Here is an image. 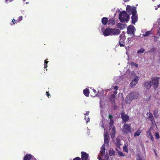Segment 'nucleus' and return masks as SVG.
Returning <instances> with one entry per match:
<instances>
[{"label":"nucleus","mask_w":160,"mask_h":160,"mask_svg":"<svg viewBox=\"0 0 160 160\" xmlns=\"http://www.w3.org/2000/svg\"><path fill=\"white\" fill-rule=\"evenodd\" d=\"M119 18L121 22H127L129 19V16L126 11H124L119 13Z\"/></svg>","instance_id":"obj_1"},{"label":"nucleus","mask_w":160,"mask_h":160,"mask_svg":"<svg viewBox=\"0 0 160 160\" xmlns=\"http://www.w3.org/2000/svg\"><path fill=\"white\" fill-rule=\"evenodd\" d=\"M122 131L123 134L127 135L132 132V128L130 125L125 123L122 128Z\"/></svg>","instance_id":"obj_2"},{"label":"nucleus","mask_w":160,"mask_h":160,"mask_svg":"<svg viewBox=\"0 0 160 160\" xmlns=\"http://www.w3.org/2000/svg\"><path fill=\"white\" fill-rule=\"evenodd\" d=\"M131 78L132 79V81L130 85L131 87H133L137 84L140 79V77L137 76L136 75H132Z\"/></svg>","instance_id":"obj_3"},{"label":"nucleus","mask_w":160,"mask_h":160,"mask_svg":"<svg viewBox=\"0 0 160 160\" xmlns=\"http://www.w3.org/2000/svg\"><path fill=\"white\" fill-rule=\"evenodd\" d=\"M138 94L137 92H131L128 94L126 97L127 100H133L136 99L138 97Z\"/></svg>","instance_id":"obj_4"},{"label":"nucleus","mask_w":160,"mask_h":160,"mask_svg":"<svg viewBox=\"0 0 160 160\" xmlns=\"http://www.w3.org/2000/svg\"><path fill=\"white\" fill-rule=\"evenodd\" d=\"M127 33L131 35H132V37L135 36V27L132 25H129L127 28Z\"/></svg>","instance_id":"obj_5"},{"label":"nucleus","mask_w":160,"mask_h":160,"mask_svg":"<svg viewBox=\"0 0 160 160\" xmlns=\"http://www.w3.org/2000/svg\"><path fill=\"white\" fill-rule=\"evenodd\" d=\"M126 10L129 14H133L136 13L137 12L136 8V7H132L129 5H127L126 7Z\"/></svg>","instance_id":"obj_6"},{"label":"nucleus","mask_w":160,"mask_h":160,"mask_svg":"<svg viewBox=\"0 0 160 160\" xmlns=\"http://www.w3.org/2000/svg\"><path fill=\"white\" fill-rule=\"evenodd\" d=\"M159 79V78L155 77L153 79L152 81H151L152 85L153 86V87L155 89H156L158 87Z\"/></svg>","instance_id":"obj_7"},{"label":"nucleus","mask_w":160,"mask_h":160,"mask_svg":"<svg viewBox=\"0 0 160 160\" xmlns=\"http://www.w3.org/2000/svg\"><path fill=\"white\" fill-rule=\"evenodd\" d=\"M101 31L103 33V35L105 36L111 35V28H106L104 31V28L102 27Z\"/></svg>","instance_id":"obj_8"},{"label":"nucleus","mask_w":160,"mask_h":160,"mask_svg":"<svg viewBox=\"0 0 160 160\" xmlns=\"http://www.w3.org/2000/svg\"><path fill=\"white\" fill-rule=\"evenodd\" d=\"M121 118H122L123 122L126 123L128 122L129 119V117L127 114H124V112H122L121 113Z\"/></svg>","instance_id":"obj_9"},{"label":"nucleus","mask_w":160,"mask_h":160,"mask_svg":"<svg viewBox=\"0 0 160 160\" xmlns=\"http://www.w3.org/2000/svg\"><path fill=\"white\" fill-rule=\"evenodd\" d=\"M81 160H86L89 159V155L85 152L82 151L81 152Z\"/></svg>","instance_id":"obj_10"},{"label":"nucleus","mask_w":160,"mask_h":160,"mask_svg":"<svg viewBox=\"0 0 160 160\" xmlns=\"http://www.w3.org/2000/svg\"><path fill=\"white\" fill-rule=\"evenodd\" d=\"M120 39L119 41L120 45L121 47L124 46V42H123L125 39V35H121L120 36Z\"/></svg>","instance_id":"obj_11"},{"label":"nucleus","mask_w":160,"mask_h":160,"mask_svg":"<svg viewBox=\"0 0 160 160\" xmlns=\"http://www.w3.org/2000/svg\"><path fill=\"white\" fill-rule=\"evenodd\" d=\"M111 35H116L119 34L120 32V31L118 29L111 28Z\"/></svg>","instance_id":"obj_12"},{"label":"nucleus","mask_w":160,"mask_h":160,"mask_svg":"<svg viewBox=\"0 0 160 160\" xmlns=\"http://www.w3.org/2000/svg\"><path fill=\"white\" fill-rule=\"evenodd\" d=\"M131 19L132 20V23L133 24H134L138 20V17L137 12H136V13L135 14L134 13L132 14Z\"/></svg>","instance_id":"obj_13"},{"label":"nucleus","mask_w":160,"mask_h":160,"mask_svg":"<svg viewBox=\"0 0 160 160\" xmlns=\"http://www.w3.org/2000/svg\"><path fill=\"white\" fill-rule=\"evenodd\" d=\"M117 93V91H114L112 93L109 97V100H114V99H117V97L118 95H115Z\"/></svg>","instance_id":"obj_14"},{"label":"nucleus","mask_w":160,"mask_h":160,"mask_svg":"<svg viewBox=\"0 0 160 160\" xmlns=\"http://www.w3.org/2000/svg\"><path fill=\"white\" fill-rule=\"evenodd\" d=\"M93 92L95 94V96H94V97H95V96H96L97 97H101L102 96V95L104 93V91L103 90H102L101 92H99L100 91H99L98 92V93H97L96 90L94 89H93Z\"/></svg>","instance_id":"obj_15"},{"label":"nucleus","mask_w":160,"mask_h":160,"mask_svg":"<svg viewBox=\"0 0 160 160\" xmlns=\"http://www.w3.org/2000/svg\"><path fill=\"white\" fill-rule=\"evenodd\" d=\"M108 117L110 119V121L109 123V128H111L112 127L114 122L113 119H112L113 116L112 115L110 114L109 115Z\"/></svg>","instance_id":"obj_16"},{"label":"nucleus","mask_w":160,"mask_h":160,"mask_svg":"<svg viewBox=\"0 0 160 160\" xmlns=\"http://www.w3.org/2000/svg\"><path fill=\"white\" fill-rule=\"evenodd\" d=\"M145 87L147 89H149L152 86L151 82L146 81L145 82L144 84Z\"/></svg>","instance_id":"obj_17"},{"label":"nucleus","mask_w":160,"mask_h":160,"mask_svg":"<svg viewBox=\"0 0 160 160\" xmlns=\"http://www.w3.org/2000/svg\"><path fill=\"white\" fill-rule=\"evenodd\" d=\"M109 140V136L107 133L104 135V142L105 144H108Z\"/></svg>","instance_id":"obj_18"},{"label":"nucleus","mask_w":160,"mask_h":160,"mask_svg":"<svg viewBox=\"0 0 160 160\" xmlns=\"http://www.w3.org/2000/svg\"><path fill=\"white\" fill-rule=\"evenodd\" d=\"M148 118L150 120L152 124H154L155 122L154 120V118L152 114V113H150L148 116Z\"/></svg>","instance_id":"obj_19"},{"label":"nucleus","mask_w":160,"mask_h":160,"mask_svg":"<svg viewBox=\"0 0 160 160\" xmlns=\"http://www.w3.org/2000/svg\"><path fill=\"white\" fill-rule=\"evenodd\" d=\"M105 146L104 145H103L102 146L100 150V153L102 157L105 153Z\"/></svg>","instance_id":"obj_20"},{"label":"nucleus","mask_w":160,"mask_h":160,"mask_svg":"<svg viewBox=\"0 0 160 160\" xmlns=\"http://www.w3.org/2000/svg\"><path fill=\"white\" fill-rule=\"evenodd\" d=\"M83 93L86 97H88L89 96V90L88 88H86L83 90Z\"/></svg>","instance_id":"obj_21"},{"label":"nucleus","mask_w":160,"mask_h":160,"mask_svg":"<svg viewBox=\"0 0 160 160\" xmlns=\"http://www.w3.org/2000/svg\"><path fill=\"white\" fill-rule=\"evenodd\" d=\"M115 23V21L112 18L110 19L108 22V24L109 26H112L114 25Z\"/></svg>","instance_id":"obj_22"},{"label":"nucleus","mask_w":160,"mask_h":160,"mask_svg":"<svg viewBox=\"0 0 160 160\" xmlns=\"http://www.w3.org/2000/svg\"><path fill=\"white\" fill-rule=\"evenodd\" d=\"M108 22V19L106 17H103L102 19V22L104 25H106Z\"/></svg>","instance_id":"obj_23"},{"label":"nucleus","mask_w":160,"mask_h":160,"mask_svg":"<svg viewBox=\"0 0 160 160\" xmlns=\"http://www.w3.org/2000/svg\"><path fill=\"white\" fill-rule=\"evenodd\" d=\"M32 155L30 154H26L23 158V160H31Z\"/></svg>","instance_id":"obj_24"},{"label":"nucleus","mask_w":160,"mask_h":160,"mask_svg":"<svg viewBox=\"0 0 160 160\" xmlns=\"http://www.w3.org/2000/svg\"><path fill=\"white\" fill-rule=\"evenodd\" d=\"M158 109H155L153 112L154 116L156 118H158Z\"/></svg>","instance_id":"obj_25"},{"label":"nucleus","mask_w":160,"mask_h":160,"mask_svg":"<svg viewBox=\"0 0 160 160\" xmlns=\"http://www.w3.org/2000/svg\"><path fill=\"white\" fill-rule=\"evenodd\" d=\"M152 32L151 31H149L146 32L145 33L142 34V36L143 37H146L149 36L150 35L152 34Z\"/></svg>","instance_id":"obj_26"},{"label":"nucleus","mask_w":160,"mask_h":160,"mask_svg":"<svg viewBox=\"0 0 160 160\" xmlns=\"http://www.w3.org/2000/svg\"><path fill=\"white\" fill-rule=\"evenodd\" d=\"M142 131L140 129H138L134 134V137L139 136L142 132Z\"/></svg>","instance_id":"obj_27"},{"label":"nucleus","mask_w":160,"mask_h":160,"mask_svg":"<svg viewBox=\"0 0 160 160\" xmlns=\"http://www.w3.org/2000/svg\"><path fill=\"white\" fill-rule=\"evenodd\" d=\"M112 103L113 105L112 108L114 110H116L117 108V106L115 105V101H110Z\"/></svg>","instance_id":"obj_28"},{"label":"nucleus","mask_w":160,"mask_h":160,"mask_svg":"<svg viewBox=\"0 0 160 160\" xmlns=\"http://www.w3.org/2000/svg\"><path fill=\"white\" fill-rule=\"evenodd\" d=\"M115 152L112 149H110L109 151V155L110 156L114 155Z\"/></svg>","instance_id":"obj_29"},{"label":"nucleus","mask_w":160,"mask_h":160,"mask_svg":"<svg viewBox=\"0 0 160 160\" xmlns=\"http://www.w3.org/2000/svg\"><path fill=\"white\" fill-rule=\"evenodd\" d=\"M124 25L120 23H118L117 25L118 28H120L121 29H122L124 28Z\"/></svg>","instance_id":"obj_30"},{"label":"nucleus","mask_w":160,"mask_h":160,"mask_svg":"<svg viewBox=\"0 0 160 160\" xmlns=\"http://www.w3.org/2000/svg\"><path fill=\"white\" fill-rule=\"evenodd\" d=\"M145 50L143 48H141L137 52V53L138 54L142 53L144 52Z\"/></svg>","instance_id":"obj_31"},{"label":"nucleus","mask_w":160,"mask_h":160,"mask_svg":"<svg viewBox=\"0 0 160 160\" xmlns=\"http://www.w3.org/2000/svg\"><path fill=\"white\" fill-rule=\"evenodd\" d=\"M115 144L116 146L118 148L121 145L120 144V141H119L118 140V141L116 142L115 143Z\"/></svg>","instance_id":"obj_32"},{"label":"nucleus","mask_w":160,"mask_h":160,"mask_svg":"<svg viewBox=\"0 0 160 160\" xmlns=\"http://www.w3.org/2000/svg\"><path fill=\"white\" fill-rule=\"evenodd\" d=\"M155 137L157 139H158L160 138L159 134L158 132H157L155 133Z\"/></svg>","instance_id":"obj_33"},{"label":"nucleus","mask_w":160,"mask_h":160,"mask_svg":"<svg viewBox=\"0 0 160 160\" xmlns=\"http://www.w3.org/2000/svg\"><path fill=\"white\" fill-rule=\"evenodd\" d=\"M48 62L46 60H45L44 61V68H47L48 67L47 64L48 63Z\"/></svg>","instance_id":"obj_34"},{"label":"nucleus","mask_w":160,"mask_h":160,"mask_svg":"<svg viewBox=\"0 0 160 160\" xmlns=\"http://www.w3.org/2000/svg\"><path fill=\"white\" fill-rule=\"evenodd\" d=\"M123 151L126 152H128V149L127 148V146H125L123 147Z\"/></svg>","instance_id":"obj_35"},{"label":"nucleus","mask_w":160,"mask_h":160,"mask_svg":"<svg viewBox=\"0 0 160 160\" xmlns=\"http://www.w3.org/2000/svg\"><path fill=\"white\" fill-rule=\"evenodd\" d=\"M115 134L116 132H112L111 134V137L112 139L115 137Z\"/></svg>","instance_id":"obj_36"},{"label":"nucleus","mask_w":160,"mask_h":160,"mask_svg":"<svg viewBox=\"0 0 160 160\" xmlns=\"http://www.w3.org/2000/svg\"><path fill=\"white\" fill-rule=\"evenodd\" d=\"M147 136L148 138H149L151 137V136H152L151 133L150 131H149L147 132Z\"/></svg>","instance_id":"obj_37"},{"label":"nucleus","mask_w":160,"mask_h":160,"mask_svg":"<svg viewBox=\"0 0 160 160\" xmlns=\"http://www.w3.org/2000/svg\"><path fill=\"white\" fill-rule=\"evenodd\" d=\"M118 155L122 157L124 156H125L124 154L123 153H122V152H118Z\"/></svg>","instance_id":"obj_38"},{"label":"nucleus","mask_w":160,"mask_h":160,"mask_svg":"<svg viewBox=\"0 0 160 160\" xmlns=\"http://www.w3.org/2000/svg\"><path fill=\"white\" fill-rule=\"evenodd\" d=\"M131 65L132 66H135L136 67H137L138 66V64L137 63L133 62L131 63Z\"/></svg>","instance_id":"obj_39"},{"label":"nucleus","mask_w":160,"mask_h":160,"mask_svg":"<svg viewBox=\"0 0 160 160\" xmlns=\"http://www.w3.org/2000/svg\"><path fill=\"white\" fill-rule=\"evenodd\" d=\"M17 21H16L15 20L13 19V20H12V24H11V25H12L13 24H15V23H16Z\"/></svg>","instance_id":"obj_40"},{"label":"nucleus","mask_w":160,"mask_h":160,"mask_svg":"<svg viewBox=\"0 0 160 160\" xmlns=\"http://www.w3.org/2000/svg\"><path fill=\"white\" fill-rule=\"evenodd\" d=\"M73 160H81V158L78 157H77L74 158L73 159Z\"/></svg>","instance_id":"obj_41"},{"label":"nucleus","mask_w":160,"mask_h":160,"mask_svg":"<svg viewBox=\"0 0 160 160\" xmlns=\"http://www.w3.org/2000/svg\"><path fill=\"white\" fill-rule=\"evenodd\" d=\"M22 19V16L19 17L18 18V20H17V21H18L20 22L21 21Z\"/></svg>","instance_id":"obj_42"},{"label":"nucleus","mask_w":160,"mask_h":160,"mask_svg":"<svg viewBox=\"0 0 160 160\" xmlns=\"http://www.w3.org/2000/svg\"><path fill=\"white\" fill-rule=\"evenodd\" d=\"M137 160H142V158L141 157L138 155L137 158Z\"/></svg>","instance_id":"obj_43"},{"label":"nucleus","mask_w":160,"mask_h":160,"mask_svg":"<svg viewBox=\"0 0 160 160\" xmlns=\"http://www.w3.org/2000/svg\"><path fill=\"white\" fill-rule=\"evenodd\" d=\"M154 41V42H156L158 41V37L155 36H153Z\"/></svg>","instance_id":"obj_44"},{"label":"nucleus","mask_w":160,"mask_h":160,"mask_svg":"<svg viewBox=\"0 0 160 160\" xmlns=\"http://www.w3.org/2000/svg\"><path fill=\"white\" fill-rule=\"evenodd\" d=\"M127 41L128 43H130L132 41V38H128Z\"/></svg>","instance_id":"obj_45"},{"label":"nucleus","mask_w":160,"mask_h":160,"mask_svg":"<svg viewBox=\"0 0 160 160\" xmlns=\"http://www.w3.org/2000/svg\"><path fill=\"white\" fill-rule=\"evenodd\" d=\"M104 158L106 160H108L109 159V158L108 155H105L104 156Z\"/></svg>","instance_id":"obj_46"},{"label":"nucleus","mask_w":160,"mask_h":160,"mask_svg":"<svg viewBox=\"0 0 160 160\" xmlns=\"http://www.w3.org/2000/svg\"><path fill=\"white\" fill-rule=\"evenodd\" d=\"M113 89H114V90H115V91H117V90H118V87L117 86H115L114 87Z\"/></svg>","instance_id":"obj_47"},{"label":"nucleus","mask_w":160,"mask_h":160,"mask_svg":"<svg viewBox=\"0 0 160 160\" xmlns=\"http://www.w3.org/2000/svg\"><path fill=\"white\" fill-rule=\"evenodd\" d=\"M112 132H116L115 128L114 126H113V127H112Z\"/></svg>","instance_id":"obj_48"},{"label":"nucleus","mask_w":160,"mask_h":160,"mask_svg":"<svg viewBox=\"0 0 160 160\" xmlns=\"http://www.w3.org/2000/svg\"><path fill=\"white\" fill-rule=\"evenodd\" d=\"M46 95L48 98L51 96L50 94L48 92H46Z\"/></svg>","instance_id":"obj_49"},{"label":"nucleus","mask_w":160,"mask_h":160,"mask_svg":"<svg viewBox=\"0 0 160 160\" xmlns=\"http://www.w3.org/2000/svg\"><path fill=\"white\" fill-rule=\"evenodd\" d=\"M149 138H150L152 141H154V138L152 135V136H151V137H150Z\"/></svg>","instance_id":"obj_50"},{"label":"nucleus","mask_w":160,"mask_h":160,"mask_svg":"<svg viewBox=\"0 0 160 160\" xmlns=\"http://www.w3.org/2000/svg\"><path fill=\"white\" fill-rule=\"evenodd\" d=\"M12 1V0H5V2L8 3V2H11Z\"/></svg>","instance_id":"obj_51"},{"label":"nucleus","mask_w":160,"mask_h":160,"mask_svg":"<svg viewBox=\"0 0 160 160\" xmlns=\"http://www.w3.org/2000/svg\"><path fill=\"white\" fill-rule=\"evenodd\" d=\"M89 111H87L86 112V113L84 114V115H88L89 114Z\"/></svg>","instance_id":"obj_52"},{"label":"nucleus","mask_w":160,"mask_h":160,"mask_svg":"<svg viewBox=\"0 0 160 160\" xmlns=\"http://www.w3.org/2000/svg\"><path fill=\"white\" fill-rule=\"evenodd\" d=\"M90 121V118H88V119L87 120L86 122L87 123L88 122Z\"/></svg>","instance_id":"obj_53"},{"label":"nucleus","mask_w":160,"mask_h":160,"mask_svg":"<svg viewBox=\"0 0 160 160\" xmlns=\"http://www.w3.org/2000/svg\"><path fill=\"white\" fill-rule=\"evenodd\" d=\"M124 2H127L129 1L130 0H123Z\"/></svg>","instance_id":"obj_54"},{"label":"nucleus","mask_w":160,"mask_h":160,"mask_svg":"<svg viewBox=\"0 0 160 160\" xmlns=\"http://www.w3.org/2000/svg\"><path fill=\"white\" fill-rule=\"evenodd\" d=\"M130 101H126V103H128V101H129V103H130Z\"/></svg>","instance_id":"obj_55"},{"label":"nucleus","mask_w":160,"mask_h":160,"mask_svg":"<svg viewBox=\"0 0 160 160\" xmlns=\"http://www.w3.org/2000/svg\"><path fill=\"white\" fill-rule=\"evenodd\" d=\"M98 159L99 160H102L101 157H100L99 158H98Z\"/></svg>","instance_id":"obj_56"},{"label":"nucleus","mask_w":160,"mask_h":160,"mask_svg":"<svg viewBox=\"0 0 160 160\" xmlns=\"http://www.w3.org/2000/svg\"><path fill=\"white\" fill-rule=\"evenodd\" d=\"M155 155L157 157L158 156L157 154V153L155 151Z\"/></svg>","instance_id":"obj_57"},{"label":"nucleus","mask_w":160,"mask_h":160,"mask_svg":"<svg viewBox=\"0 0 160 160\" xmlns=\"http://www.w3.org/2000/svg\"><path fill=\"white\" fill-rule=\"evenodd\" d=\"M102 102V101H100V105H101V104Z\"/></svg>","instance_id":"obj_58"},{"label":"nucleus","mask_w":160,"mask_h":160,"mask_svg":"<svg viewBox=\"0 0 160 160\" xmlns=\"http://www.w3.org/2000/svg\"><path fill=\"white\" fill-rule=\"evenodd\" d=\"M160 7V4H159V5H158V8H159Z\"/></svg>","instance_id":"obj_59"},{"label":"nucleus","mask_w":160,"mask_h":160,"mask_svg":"<svg viewBox=\"0 0 160 160\" xmlns=\"http://www.w3.org/2000/svg\"><path fill=\"white\" fill-rule=\"evenodd\" d=\"M158 33H159V34H160V31H158ZM159 35L160 36V34Z\"/></svg>","instance_id":"obj_60"},{"label":"nucleus","mask_w":160,"mask_h":160,"mask_svg":"<svg viewBox=\"0 0 160 160\" xmlns=\"http://www.w3.org/2000/svg\"><path fill=\"white\" fill-rule=\"evenodd\" d=\"M87 119V118L86 117H85V119L86 120Z\"/></svg>","instance_id":"obj_61"},{"label":"nucleus","mask_w":160,"mask_h":160,"mask_svg":"<svg viewBox=\"0 0 160 160\" xmlns=\"http://www.w3.org/2000/svg\"><path fill=\"white\" fill-rule=\"evenodd\" d=\"M151 51H153V49H152L151 50Z\"/></svg>","instance_id":"obj_62"},{"label":"nucleus","mask_w":160,"mask_h":160,"mask_svg":"<svg viewBox=\"0 0 160 160\" xmlns=\"http://www.w3.org/2000/svg\"><path fill=\"white\" fill-rule=\"evenodd\" d=\"M33 159L34 160H36V159L34 158H33V159H32H32Z\"/></svg>","instance_id":"obj_63"},{"label":"nucleus","mask_w":160,"mask_h":160,"mask_svg":"<svg viewBox=\"0 0 160 160\" xmlns=\"http://www.w3.org/2000/svg\"><path fill=\"white\" fill-rule=\"evenodd\" d=\"M157 8H155V10H157Z\"/></svg>","instance_id":"obj_64"}]
</instances>
